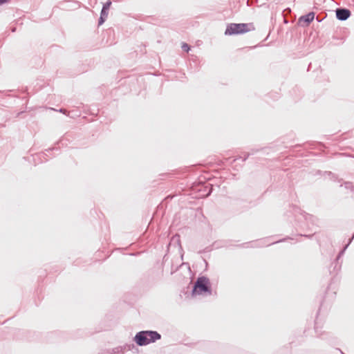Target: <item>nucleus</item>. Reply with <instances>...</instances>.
Listing matches in <instances>:
<instances>
[{
    "label": "nucleus",
    "mask_w": 354,
    "mask_h": 354,
    "mask_svg": "<svg viewBox=\"0 0 354 354\" xmlns=\"http://www.w3.org/2000/svg\"><path fill=\"white\" fill-rule=\"evenodd\" d=\"M161 339V335L156 330H141L133 337V341L139 346H147Z\"/></svg>",
    "instance_id": "f257e3e1"
},
{
    "label": "nucleus",
    "mask_w": 354,
    "mask_h": 354,
    "mask_svg": "<svg viewBox=\"0 0 354 354\" xmlns=\"http://www.w3.org/2000/svg\"><path fill=\"white\" fill-rule=\"evenodd\" d=\"M203 293H208L211 295L212 288L209 279L205 276L198 277L195 281L192 290V295H200Z\"/></svg>",
    "instance_id": "f03ea898"
},
{
    "label": "nucleus",
    "mask_w": 354,
    "mask_h": 354,
    "mask_svg": "<svg viewBox=\"0 0 354 354\" xmlns=\"http://www.w3.org/2000/svg\"><path fill=\"white\" fill-rule=\"evenodd\" d=\"M254 29H255V28L252 23H248V24L232 23L227 26L226 30L225 31V35H233L244 34V33L248 32L251 30H254Z\"/></svg>",
    "instance_id": "7ed1b4c3"
},
{
    "label": "nucleus",
    "mask_w": 354,
    "mask_h": 354,
    "mask_svg": "<svg viewBox=\"0 0 354 354\" xmlns=\"http://www.w3.org/2000/svg\"><path fill=\"white\" fill-rule=\"evenodd\" d=\"M194 191L199 192L198 197H207L210 195L212 192V188L209 185H205L203 184H198L195 185L193 188Z\"/></svg>",
    "instance_id": "20e7f679"
},
{
    "label": "nucleus",
    "mask_w": 354,
    "mask_h": 354,
    "mask_svg": "<svg viewBox=\"0 0 354 354\" xmlns=\"http://www.w3.org/2000/svg\"><path fill=\"white\" fill-rule=\"evenodd\" d=\"M336 17L338 20L345 21L351 16V11L344 8H338L335 10Z\"/></svg>",
    "instance_id": "39448f33"
},
{
    "label": "nucleus",
    "mask_w": 354,
    "mask_h": 354,
    "mask_svg": "<svg viewBox=\"0 0 354 354\" xmlns=\"http://www.w3.org/2000/svg\"><path fill=\"white\" fill-rule=\"evenodd\" d=\"M297 214H299L301 216H302V217L304 218V220L306 221L308 223L314 224L316 221V218L314 217L313 215H310L304 212H302L298 207L295 209V216H297Z\"/></svg>",
    "instance_id": "423d86ee"
},
{
    "label": "nucleus",
    "mask_w": 354,
    "mask_h": 354,
    "mask_svg": "<svg viewBox=\"0 0 354 354\" xmlns=\"http://www.w3.org/2000/svg\"><path fill=\"white\" fill-rule=\"evenodd\" d=\"M314 18H315V12H310L305 15L301 16L299 18V21L304 22V23H306V25L308 26L313 21Z\"/></svg>",
    "instance_id": "0eeeda50"
},
{
    "label": "nucleus",
    "mask_w": 354,
    "mask_h": 354,
    "mask_svg": "<svg viewBox=\"0 0 354 354\" xmlns=\"http://www.w3.org/2000/svg\"><path fill=\"white\" fill-rule=\"evenodd\" d=\"M111 3H112L110 0L104 3L100 14L108 17L109 10Z\"/></svg>",
    "instance_id": "6e6552de"
},
{
    "label": "nucleus",
    "mask_w": 354,
    "mask_h": 354,
    "mask_svg": "<svg viewBox=\"0 0 354 354\" xmlns=\"http://www.w3.org/2000/svg\"><path fill=\"white\" fill-rule=\"evenodd\" d=\"M321 328V326H319L318 321L316 320L315 323V333H317V335L318 336H322V333H321L319 332V328Z\"/></svg>",
    "instance_id": "1a4fd4ad"
},
{
    "label": "nucleus",
    "mask_w": 354,
    "mask_h": 354,
    "mask_svg": "<svg viewBox=\"0 0 354 354\" xmlns=\"http://www.w3.org/2000/svg\"><path fill=\"white\" fill-rule=\"evenodd\" d=\"M106 18H107V17L106 15H103L100 14V17L98 19V25L99 26L102 25L104 23V21H106Z\"/></svg>",
    "instance_id": "9d476101"
},
{
    "label": "nucleus",
    "mask_w": 354,
    "mask_h": 354,
    "mask_svg": "<svg viewBox=\"0 0 354 354\" xmlns=\"http://www.w3.org/2000/svg\"><path fill=\"white\" fill-rule=\"evenodd\" d=\"M348 243L344 247V248L339 252L337 257V260H338L344 253L345 250L347 249L348 246Z\"/></svg>",
    "instance_id": "9b49d317"
},
{
    "label": "nucleus",
    "mask_w": 354,
    "mask_h": 354,
    "mask_svg": "<svg viewBox=\"0 0 354 354\" xmlns=\"http://www.w3.org/2000/svg\"><path fill=\"white\" fill-rule=\"evenodd\" d=\"M345 186L347 189H350L351 191L354 194V186L351 183H346Z\"/></svg>",
    "instance_id": "f8f14e48"
},
{
    "label": "nucleus",
    "mask_w": 354,
    "mask_h": 354,
    "mask_svg": "<svg viewBox=\"0 0 354 354\" xmlns=\"http://www.w3.org/2000/svg\"><path fill=\"white\" fill-rule=\"evenodd\" d=\"M182 49L185 52H189L190 46L187 44L184 43L182 46Z\"/></svg>",
    "instance_id": "ddd939ff"
},
{
    "label": "nucleus",
    "mask_w": 354,
    "mask_h": 354,
    "mask_svg": "<svg viewBox=\"0 0 354 354\" xmlns=\"http://www.w3.org/2000/svg\"><path fill=\"white\" fill-rule=\"evenodd\" d=\"M252 154H254V152H252V153H244V156L243 158V161H245L248 157L252 155Z\"/></svg>",
    "instance_id": "4468645a"
},
{
    "label": "nucleus",
    "mask_w": 354,
    "mask_h": 354,
    "mask_svg": "<svg viewBox=\"0 0 354 354\" xmlns=\"http://www.w3.org/2000/svg\"><path fill=\"white\" fill-rule=\"evenodd\" d=\"M10 0H0V5L9 2Z\"/></svg>",
    "instance_id": "2eb2a0df"
},
{
    "label": "nucleus",
    "mask_w": 354,
    "mask_h": 354,
    "mask_svg": "<svg viewBox=\"0 0 354 354\" xmlns=\"http://www.w3.org/2000/svg\"><path fill=\"white\" fill-rule=\"evenodd\" d=\"M59 112H61V113H64V114H66V112H67V111H66V109H60L59 110Z\"/></svg>",
    "instance_id": "dca6fc26"
},
{
    "label": "nucleus",
    "mask_w": 354,
    "mask_h": 354,
    "mask_svg": "<svg viewBox=\"0 0 354 354\" xmlns=\"http://www.w3.org/2000/svg\"><path fill=\"white\" fill-rule=\"evenodd\" d=\"M50 151H51V149H49L46 150V152L44 153V154L46 155V156H48L47 153H49Z\"/></svg>",
    "instance_id": "f3484780"
},
{
    "label": "nucleus",
    "mask_w": 354,
    "mask_h": 354,
    "mask_svg": "<svg viewBox=\"0 0 354 354\" xmlns=\"http://www.w3.org/2000/svg\"><path fill=\"white\" fill-rule=\"evenodd\" d=\"M353 239H354V233H353V235L352 236V237L349 239L348 244H350L351 243V241H353Z\"/></svg>",
    "instance_id": "a211bd4d"
},
{
    "label": "nucleus",
    "mask_w": 354,
    "mask_h": 354,
    "mask_svg": "<svg viewBox=\"0 0 354 354\" xmlns=\"http://www.w3.org/2000/svg\"><path fill=\"white\" fill-rule=\"evenodd\" d=\"M283 240H280V241H273L272 243H271V244H273V243H278V242H281L283 241ZM268 245H270V243H269Z\"/></svg>",
    "instance_id": "6ab92c4d"
},
{
    "label": "nucleus",
    "mask_w": 354,
    "mask_h": 354,
    "mask_svg": "<svg viewBox=\"0 0 354 354\" xmlns=\"http://www.w3.org/2000/svg\"><path fill=\"white\" fill-rule=\"evenodd\" d=\"M177 239L178 241H179V236H174L173 240Z\"/></svg>",
    "instance_id": "aec40b11"
},
{
    "label": "nucleus",
    "mask_w": 354,
    "mask_h": 354,
    "mask_svg": "<svg viewBox=\"0 0 354 354\" xmlns=\"http://www.w3.org/2000/svg\"><path fill=\"white\" fill-rule=\"evenodd\" d=\"M304 236H306V237H310V236H312L313 234L312 235H304Z\"/></svg>",
    "instance_id": "412c9836"
}]
</instances>
